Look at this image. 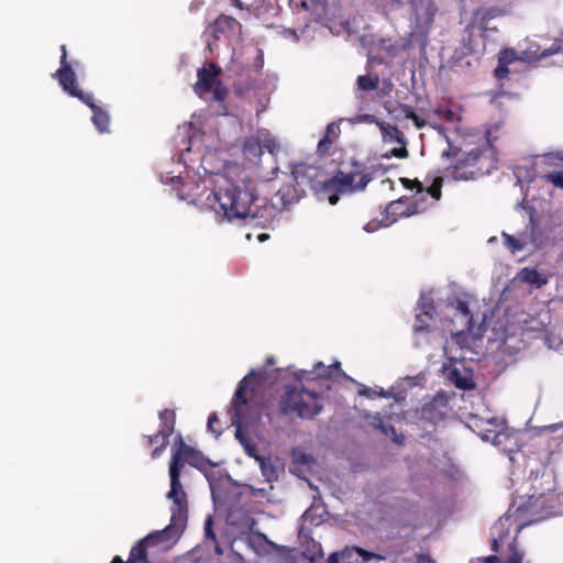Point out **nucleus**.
Segmentation results:
<instances>
[{
	"label": "nucleus",
	"instance_id": "4c0bfd02",
	"mask_svg": "<svg viewBox=\"0 0 563 563\" xmlns=\"http://www.w3.org/2000/svg\"><path fill=\"white\" fill-rule=\"evenodd\" d=\"M481 156V151L477 148H473L470 152L465 154V158H461V161L466 165H473L475 164Z\"/></svg>",
	"mask_w": 563,
	"mask_h": 563
},
{
	"label": "nucleus",
	"instance_id": "13d9d810",
	"mask_svg": "<svg viewBox=\"0 0 563 563\" xmlns=\"http://www.w3.org/2000/svg\"><path fill=\"white\" fill-rule=\"evenodd\" d=\"M174 179L180 180V176L173 177L172 180H174Z\"/></svg>",
	"mask_w": 563,
	"mask_h": 563
},
{
	"label": "nucleus",
	"instance_id": "f8f14e48",
	"mask_svg": "<svg viewBox=\"0 0 563 563\" xmlns=\"http://www.w3.org/2000/svg\"><path fill=\"white\" fill-rule=\"evenodd\" d=\"M382 139L385 143H394L400 145V147H394L389 152H387L384 156L389 158L391 156L398 158H405L408 156V152L406 150V141L404 134L395 126L388 123L380 122L378 123Z\"/></svg>",
	"mask_w": 563,
	"mask_h": 563
},
{
	"label": "nucleus",
	"instance_id": "09e8293b",
	"mask_svg": "<svg viewBox=\"0 0 563 563\" xmlns=\"http://www.w3.org/2000/svg\"><path fill=\"white\" fill-rule=\"evenodd\" d=\"M508 341H509V339H508V338H507V339H505V340L503 341V345L500 346V347H501L503 350H505V351L510 346V345H509V343H508Z\"/></svg>",
	"mask_w": 563,
	"mask_h": 563
},
{
	"label": "nucleus",
	"instance_id": "bf43d9fd",
	"mask_svg": "<svg viewBox=\"0 0 563 563\" xmlns=\"http://www.w3.org/2000/svg\"><path fill=\"white\" fill-rule=\"evenodd\" d=\"M562 515H563V512H562Z\"/></svg>",
	"mask_w": 563,
	"mask_h": 563
},
{
	"label": "nucleus",
	"instance_id": "412c9836",
	"mask_svg": "<svg viewBox=\"0 0 563 563\" xmlns=\"http://www.w3.org/2000/svg\"><path fill=\"white\" fill-rule=\"evenodd\" d=\"M92 110V122L96 129L100 133H104L109 131L110 117L106 110L98 107L95 103L93 97L91 96V103H86Z\"/></svg>",
	"mask_w": 563,
	"mask_h": 563
},
{
	"label": "nucleus",
	"instance_id": "37998d69",
	"mask_svg": "<svg viewBox=\"0 0 563 563\" xmlns=\"http://www.w3.org/2000/svg\"><path fill=\"white\" fill-rule=\"evenodd\" d=\"M544 159H547V161L558 159V161L563 162V152L549 153V154L544 155Z\"/></svg>",
	"mask_w": 563,
	"mask_h": 563
},
{
	"label": "nucleus",
	"instance_id": "f3484780",
	"mask_svg": "<svg viewBox=\"0 0 563 563\" xmlns=\"http://www.w3.org/2000/svg\"><path fill=\"white\" fill-rule=\"evenodd\" d=\"M504 243L508 247L511 253H516L519 251H530L532 249H538L541 246V242H539L532 233H523L519 238L511 236L509 234L503 233Z\"/></svg>",
	"mask_w": 563,
	"mask_h": 563
},
{
	"label": "nucleus",
	"instance_id": "dca6fc26",
	"mask_svg": "<svg viewBox=\"0 0 563 563\" xmlns=\"http://www.w3.org/2000/svg\"><path fill=\"white\" fill-rule=\"evenodd\" d=\"M440 306L437 308L433 306V299L429 295L421 296L418 302V309L420 312L416 317L415 331L416 333L423 332L428 327L431 320H433V313H438Z\"/></svg>",
	"mask_w": 563,
	"mask_h": 563
},
{
	"label": "nucleus",
	"instance_id": "aec40b11",
	"mask_svg": "<svg viewBox=\"0 0 563 563\" xmlns=\"http://www.w3.org/2000/svg\"><path fill=\"white\" fill-rule=\"evenodd\" d=\"M291 174L298 185L310 184L312 186L317 181L319 172L313 166L297 164L292 167Z\"/></svg>",
	"mask_w": 563,
	"mask_h": 563
},
{
	"label": "nucleus",
	"instance_id": "864d4df0",
	"mask_svg": "<svg viewBox=\"0 0 563 563\" xmlns=\"http://www.w3.org/2000/svg\"><path fill=\"white\" fill-rule=\"evenodd\" d=\"M235 5H238L239 8H242V3L240 2V0H233Z\"/></svg>",
	"mask_w": 563,
	"mask_h": 563
},
{
	"label": "nucleus",
	"instance_id": "c85d7f7f",
	"mask_svg": "<svg viewBox=\"0 0 563 563\" xmlns=\"http://www.w3.org/2000/svg\"><path fill=\"white\" fill-rule=\"evenodd\" d=\"M260 141L262 142L263 148H266L272 155H277L280 151V144L271 132L266 130L260 131Z\"/></svg>",
	"mask_w": 563,
	"mask_h": 563
},
{
	"label": "nucleus",
	"instance_id": "f257e3e1",
	"mask_svg": "<svg viewBox=\"0 0 563 563\" xmlns=\"http://www.w3.org/2000/svg\"><path fill=\"white\" fill-rule=\"evenodd\" d=\"M188 463L197 468L203 470L209 481L213 500L218 498V483L211 472H208L205 460L192 448L186 445L180 437L177 438L173 459L169 465L170 490L167 495L173 500L170 523L164 530L150 533L141 540L131 550L130 558L126 563H143L145 561V548L158 544L162 549H168L175 543L185 527L187 517L186 494L179 481L180 470L184 464Z\"/></svg>",
	"mask_w": 563,
	"mask_h": 563
},
{
	"label": "nucleus",
	"instance_id": "a18cd8bd",
	"mask_svg": "<svg viewBox=\"0 0 563 563\" xmlns=\"http://www.w3.org/2000/svg\"><path fill=\"white\" fill-rule=\"evenodd\" d=\"M445 401V398L443 395H438L434 399H433V402H432V406H438V405H443Z\"/></svg>",
	"mask_w": 563,
	"mask_h": 563
},
{
	"label": "nucleus",
	"instance_id": "c756f323",
	"mask_svg": "<svg viewBox=\"0 0 563 563\" xmlns=\"http://www.w3.org/2000/svg\"><path fill=\"white\" fill-rule=\"evenodd\" d=\"M358 394L361 396H365L368 398H373L375 396H383V397L393 396L397 401H400L405 398L401 395V393L391 394L390 391H385L383 388H369V387H365V386L358 390Z\"/></svg>",
	"mask_w": 563,
	"mask_h": 563
},
{
	"label": "nucleus",
	"instance_id": "7c9ffc66",
	"mask_svg": "<svg viewBox=\"0 0 563 563\" xmlns=\"http://www.w3.org/2000/svg\"><path fill=\"white\" fill-rule=\"evenodd\" d=\"M205 534H206V547L213 545L214 550L218 554L222 553V549L220 548L219 543L216 540V534L212 530V519L211 517H208L205 521Z\"/></svg>",
	"mask_w": 563,
	"mask_h": 563
},
{
	"label": "nucleus",
	"instance_id": "f704fd0d",
	"mask_svg": "<svg viewBox=\"0 0 563 563\" xmlns=\"http://www.w3.org/2000/svg\"><path fill=\"white\" fill-rule=\"evenodd\" d=\"M361 563H385L386 559L382 555L364 550Z\"/></svg>",
	"mask_w": 563,
	"mask_h": 563
},
{
	"label": "nucleus",
	"instance_id": "3c124183",
	"mask_svg": "<svg viewBox=\"0 0 563 563\" xmlns=\"http://www.w3.org/2000/svg\"><path fill=\"white\" fill-rule=\"evenodd\" d=\"M554 514V511H551V510H547L542 516L541 518H544V517H548L550 515Z\"/></svg>",
	"mask_w": 563,
	"mask_h": 563
},
{
	"label": "nucleus",
	"instance_id": "9d476101",
	"mask_svg": "<svg viewBox=\"0 0 563 563\" xmlns=\"http://www.w3.org/2000/svg\"><path fill=\"white\" fill-rule=\"evenodd\" d=\"M62 58H60V68L57 70V77L63 90L70 95L71 97L78 98L84 103H91V95L84 92L76 85V74L66 63V47L62 46Z\"/></svg>",
	"mask_w": 563,
	"mask_h": 563
},
{
	"label": "nucleus",
	"instance_id": "49530a36",
	"mask_svg": "<svg viewBox=\"0 0 563 563\" xmlns=\"http://www.w3.org/2000/svg\"><path fill=\"white\" fill-rule=\"evenodd\" d=\"M411 119L418 129H421L424 125V121L420 120L417 115L412 114Z\"/></svg>",
	"mask_w": 563,
	"mask_h": 563
},
{
	"label": "nucleus",
	"instance_id": "cd10ccee",
	"mask_svg": "<svg viewBox=\"0 0 563 563\" xmlns=\"http://www.w3.org/2000/svg\"><path fill=\"white\" fill-rule=\"evenodd\" d=\"M368 418H369V423L374 428L379 429L385 435L396 437V431H395L394 427L386 423L379 413L371 415V416H368ZM394 440L397 443H400V440L398 438H395Z\"/></svg>",
	"mask_w": 563,
	"mask_h": 563
},
{
	"label": "nucleus",
	"instance_id": "0eeeda50",
	"mask_svg": "<svg viewBox=\"0 0 563 563\" xmlns=\"http://www.w3.org/2000/svg\"><path fill=\"white\" fill-rule=\"evenodd\" d=\"M235 408H236L235 409L236 418L233 420L232 424L236 427V431H235L236 440L241 443L245 453L249 456L254 457L258 462L262 475L266 478L267 482L271 483V482L277 479L280 471L283 470V463L277 457H272V456L265 457V456L257 454L256 445L253 443V441L251 439H249L243 433L242 421H239V407H238L236 401H235Z\"/></svg>",
	"mask_w": 563,
	"mask_h": 563
},
{
	"label": "nucleus",
	"instance_id": "6e6552de",
	"mask_svg": "<svg viewBox=\"0 0 563 563\" xmlns=\"http://www.w3.org/2000/svg\"><path fill=\"white\" fill-rule=\"evenodd\" d=\"M220 68L214 64L198 70V80L194 87L195 92L205 100H222L227 95V89L221 85L219 75Z\"/></svg>",
	"mask_w": 563,
	"mask_h": 563
},
{
	"label": "nucleus",
	"instance_id": "a878e982",
	"mask_svg": "<svg viewBox=\"0 0 563 563\" xmlns=\"http://www.w3.org/2000/svg\"><path fill=\"white\" fill-rule=\"evenodd\" d=\"M518 279H520L523 283L530 284L537 288H540L541 286L545 285L548 283L547 275L532 269V268H523L518 274Z\"/></svg>",
	"mask_w": 563,
	"mask_h": 563
},
{
	"label": "nucleus",
	"instance_id": "de8ad7c7",
	"mask_svg": "<svg viewBox=\"0 0 563 563\" xmlns=\"http://www.w3.org/2000/svg\"><path fill=\"white\" fill-rule=\"evenodd\" d=\"M485 562L486 563H500V559L498 556L490 555V556L485 558Z\"/></svg>",
	"mask_w": 563,
	"mask_h": 563
},
{
	"label": "nucleus",
	"instance_id": "72a5a7b5",
	"mask_svg": "<svg viewBox=\"0 0 563 563\" xmlns=\"http://www.w3.org/2000/svg\"><path fill=\"white\" fill-rule=\"evenodd\" d=\"M172 430L170 429H167V430H162L161 432H158L157 434H155L154 437H151L150 438V441L153 443V442H158L159 439H162V444H161V448H157L153 451V456L156 457L161 451L165 448L166 445V439L167 437L170 434Z\"/></svg>",
	"mask_w": 563,
	"mask_h": 563
},
{
	"label": "nucleus",
	"instance_id": "39448f33",
	"mask_svg": "<svg viewBox=\"0 0 563 563\" xmlns=\"http://www.w3.org/2000/svg\"><path fill=\"white\" fill-rule=\"evenodd\" d=\"M340 368V363L335 362L325 366L322 362L314 364L311 372L302 371L299 380L292 387L287 388L282 401L285 412H296L302 418H311L319 413L322 408L320 395L302 385V382H309L313 378L330 377Z\"/></svg>",
	"mask_w": 563,
	"mask_h": 563
},
{
	"label": "nucleus",
	"instance_id": "20e7f679",
	"mask_svg": "<svg viewBox=\"0 0 563 563\" xmlns=\"http://www.w3.org/2000/svg\"><path fill=\"white\" fill-rule=\"evenodd\" d=\"M209 200V208L216 213L222 214L228 221H246L251 222L256 218L255 186L252 180H242L220 188L213 192V198Z\"/></svg>",
	"mask_w": 563,
	"mask_h": 563
},
{
	"label": "nucleus",
	"instance_id": "79ce46f5",
	"mask_svg": "<svg viewBox=\"0 0 563 563\" xmlns=\"http://www.w3.org/2000/svg\"><path fill=\"white\" fill-rule=\"evenodd\" d=\"M378 229L379 223L377 221H371L363 227V230L367 233L376 232Z\"/></svg>",
	"mask_w": 563,
	"mask_h": 563
},
{
	"label": "nucleus",
	"instance_id": "a211bd4d",
	"mask_svg": "<svg viewBox=\"0 0 563 563\" xmlns=\"http://www.w3.org/2000/svg\"><path fill=\"white\" fill-rule=\"evenodd\" d=\"M541 309L537 316H530L526 313H521L517 320V322L526 330L529 331H539L542 330L548 323H550V313L549 309L544 303L541 305Z\"/></svg>",
	"mask_w": 563,
	"mask_h": 563
},
{
	"label": "nucleus",
	"instance_id": "4be33fe9",
	"mask_svg": "<svg viewBox=\"0 0 563 563\" xmlns=\"http://www.w3.org/2000/svg\"><path fill=\"white\" fill-rule=\"evenodd\" d=\"M316 464L311 455L300 449L292 451V467L291 472L300 475L303 470H311Z\"/></svg>",
	"mask_w": 563,
	"mask_h": 563
},
{
	"label": "nucleus",
	"instance_id": "7ed1b4c3",
	"mask_svg": "<svg viewBox=\"0 0 563 563\" xmlns=\"http://www.w3.org/2000/svg\"><path fill=\"white\" fill-rule=\"evenodd\" d=\"M228 525L239 531L233 539L231 547L234 552L243 556L242 551L246 550L257 556L280 558L283 563H294L285 555L282 547L267 539L263 533L254 531L255 521L243 509H232L227 517Z\"/></svg>",
	"mask_w": 563,
	"mask_h": 563
},
{
	"label": "nucleus",
	"instance_id": "c9c22d12",
	"mask_svg": "<svg viewBox=\"0 0 563 563\" xmlns=\"http://www.w3.org/2000/svg\"><path fill=\"white\" fill-rule=\"evenodd\" d=\"M559 53L563 54V40H556L549 48L543 49L544 56H552Z\"/></svg>",
	"mask_w": 563,
	"mask_h": 563
},
{
	"label": "nucleus",
	"instance_id": "58836bf2",
	"mask_svg": "<svg viewBox=\"0 0 563 563\" xmlns=\"http://www.w3.org/2000/svg\"><path fill=\"white\" fill-rule=\"evenodd\" d=\"M352 123H376L378 125V121L373 114H358L353 118Z\"/></svg>",
	"mask_w": 563,
	"mask_h": 563
},
{
	"label": "nucleus",
	"instance_id": "b1692460",
	"mask_svg": "<svg viewBox=\"0 0 563 563\" xmlns=\"http://www.w3.org/2000/svg\"><path fill=\"white\" fill-rule=\"evenodd\" d=\"M517 59L520 60V54H518L514 49H504L503 52H500L498 58V66L495 69V76L498 79L506 77L508 73L507 66Z\"/></svg>",
	"mask_w": 563,
	"mask_h": 563
},
{
	"label": "nucleus",
	"instance_id": "f03ea898",
	"mask_svg": "<svg viewBox=\"0 0 563 563\" xmlns=\"http://www.w3.org/2000/svg\"><path fill=\"white\" fill-rule=\"evenodd\" d=\"M498 309H492L485 299L479 301L472 297L459 299L441 309V313L445 319H450V323H460L467 328V331L450 329L451 338L445 341L442 349L451 363H460L472 354V342L482 335Z\"/></svg>",
	"mask_w": 563,
	"mask_h": 563
},
{
	"label": "nucleus",
	"instance_id": "423d86ee",
	"mask_svg": "<svg viewBox=\"0 0 563 563\" xmlns=\"http://www.w3.org/2000/svg\"><path fill=\"white\" fill-rule=\"evenodd\" d=\"M407 188H416L413 200L410 206L402 210V200L393 201L387 211L397 217H410L420 213L434 206L441 198L442 178H435L432 184L424 189L419 181H411L409 179H401Z\"/></svg>",
	"mask_w": 563,
	"mask_h": 563
},
{
	"label": "nucleus",
	"instance_id": "393cba45",
	"mask_svg": "<svg viewBox=\"0 0 563 563\" xmlns=\"http://www.w3.org/2000/svg\"><path fill=\"white\" fill-rule=\"evenodd\" d=\"M245 157L253 163H257L263 153L262 142L260 141V131L256 137H249L243 147Z\"/></svg>",
	"mask_w": 563,
	"mask_h": 563
},
{
	"label": "nucleus",
	"instance_id": "c03bdc74",
	"mask_svg": "<svg viewBox=\"0 0 563 563\" xmlns=\"http://www.w3.org/2000/svg\"><path fill=\"white\" fill-rule=\"evenodd\" d=\"M217 420H218V418H217V416H216V415L210 416V417H209V419H208V428H209L212 432H214V433H216L217 431L213 429V424H216Z\"/></svg>",
	"mask_w": 563,
	"mask_h": 563
},
{
	"label": "nucleus",
	"instance_id": "1a4fd4ad",
	"mask_svg": "<svg viewBox=\"0 0 563 563\" xmlns=\"http://www.w3.org/2000/svg\"><path fill=\"white\" fill-rule=\"evenodd\" d=\"M467 427L476 432L484 441H492L495 445L501 442L504 421L498 418L479 419L472 416Z\"/></svg>",
	"mask_w": 563,
	"mask_h": 563
},
{
	"label": "nucleus",
	"instance_id": "473e14b6",
	"mask_svg": "<svg viewBox=\"0 0 563 563\" xmlns=\"http://www.w3.org/2000/svg\"><path fill=\"white\" fill-rule=\"evenodd\" d=\"M413 9L418 20H421L424 23H430L432 21L434 9L431 4L428 3L423 12L417 7V4H413Z\"/></svg>",
	"mask_w": 563,
	"mask_h": 563
},
{
	"label": "nucleus",
	"instance_id": "2eb2a0df",
	"mask_svg": "<svg viewBox=\"0 0 563 563\" xmlns=\"http://www.w3.org/2000/svg\"><path fill=\"white\" fill-rule=\"evenodd\" d=\"M443 373L461 389H471L474 385L471 372L462 363L443 364Z\"/></svg>",
	"mask_w": 563,
	"mask_h": 563
},
{
	"label": "nucleus",
	"instance_id": "4d7b16f0",
	"mask_svg": "<svg viewBox=\"0 0 563 563\" xmlns=\"http://www.w3.org/2000/svg\"><path fill=\"white\" fill-rule=\"evenodd\" d=\"M520 528H521L520 526H517V527H516V529H515L516 533H518V532H519Z\"/></svg>",
	"mask_w": 563,
	"mask_h": 563
},
{
	"label": "nucleus",
	"instance_id": "6e6d98bb",
	"mask_svg": "<svg viewBox=\"0 0 563 563\" xmlns=\"http://www.w3.org/2000/svg\"><path fill=\"white\" fill-rule=\"evenodd\" d=\"M405 383H406V384H408V385H410V384H411V379H410V378H406V379H405Z\"/></svg>",
	"mask_w": 563,
	"mask_h": 563
},
{
	"label": "nucleus",
	"instance_id": "8fccbe9b",
	"mask_svg": "<svg viewBox=\"0 0 563 563\" xmlns=\"http://www.w3.org/2000/svg\"><path fill=\"white\" fill-rule=\"evenodd\" d=\"M267 239H268V235H267V234H260V235H258V241H260V242H264V241H266Z\"/></svg>",
	"mask_w": 563,
	"mask_h": 563
},
{
	"label": "nucleus",
	"instance_id": "603ef678",
	"mask_svg": "<svg viewBox=\"0 0 563 563\" xmlns=\"http://www.w3.org/2000/svg\"><path fill=\"white\" fill-rule=\"evenodd\" d=\"M112 563H123V561L119 556H115Z\"/></svg>",
	"mask_w": 563,
	"mask_h": 563
},
{
	"label": "nucleus",
	"instance_id": "a19ab883",
	"mask_svg": "<svg viewBox=\"0 0 563 563\" xmlns=\"http://www.w3.org/2000/svg\"><path fill=\"white\" fill-rule=\"evenodd\" d=\"M335 130H336V126L334 125V123H330V124H328V126H327V135H325V137H324V139H322V140H320V141H319V144H318L319 148H321L322 146H324V144L328 142V139H329L330 136L335 137Z\"/></svg>",
	"mask_w": 563,
	"mask_h": 563
},
{
	"label": "nucleus",
	"instance_id": "2f4dec72",
	"mask_svg": "<svg viewBox=\"0 0 563 563\" xmlns=\"http://www.w3.org/2000/svg\"><path fill=\"white\" fill-rule=\"evenodd\" d=\"M378 85V77L376 76H367V75H364V76H360L357 78V87L361 89V90H365V91H369V90H374L376 89Z\"/></svg>",
	"mask_w": 563,
	"mask_h": 563
},
{
	"label": "nucleus",
	"instance_id": "4468645a",
	"mask_svg": "<svg viewBox=\"0 0 563 563\" xmlns=\"http://www.w3.org/2000/svg\"><path fill=\"white\" fill-rule=\"evenodd\" d=\"M312 189L318 200H327L332 206L338 203L340 195H344L341 191L340 179H338L336 175L325 180H317L316 184H312Z\"/></svg>",
	"mask_w": 563,
	"mask_h": 563
},
{
	"label": "nucleus",
	"instance_id": "ea45409f",
	"mask_svg": "<svg viewBox=\"0 0 563 563\" xmlns=\"http://www.w3.org/2000/svg\"><path fill=\"white\" fill-rule=\"evenodd\" d=\"M553 499V496L552 495H543L541 494L539 497H534L532 496L531 497V505L534 506V507H544L550 500Z\"/></svg>",
	"mask_w": 563,
	"mask_h": 563
},
{
	"label": "nucleus",
	"instance_id": "ddd939ff",
	"mask_svg": "<svg viewBox=\"0 0 563 563\" xmlns=\"http://www.w3.org/2000/svg\"><path fill=\"white\" fill-rule=\"evenodd\" d=\"M336 176L338 179H340L341 191L344 194L361 191L365 189L366 186L372 180V176L369 173L360 169H356L351 173L340 172L336 174Z\"/></svg>",
	"mask_w": 563,
	"mask_h": 563
},
{
	"label": "nucleus",
	"instance_id": "e433bc0d",
	"mask_svg": "<svg viewBox=\"0 0 563 563\" xmlns=\"http://www.w3.org/2000/svg\"><path fill=\"white\" fill-rule=\"evenodd\" d=\"M545 178L555 187L563 189V172L549 173Z\"/></svg>",
	"mask_w": 563,
	"mask_h": 563
},
{
	"label": "nucleus",
	"instance_id": "9b49d317",
	"mask_svg": "<svg viewBox=\"0 0 563 563\" xmlns=\"http://www.w3.org/2000/svg\"><path fill=\"white\" fill-rule=\"evenodd\" d=\"M510 516L501 517L493 528V549L498 551L504 544L507 543L511 554L509 555L508 563H522L523 553L516 550L510 541L509 528H510Z\"/></svg>",
	"mask_w": 563,
	"mask_h": 563
},
{
	"label": "nucleus",
	"instance_id": "5701e85b",
	"mask_svg": "<svg viewBox=\"0 0 563 563\" xmlns=\"http://www.w3.org/2000/svg\"><path fill=\"white\" fill-rule=\"evenodd\" d=\"M255 375H261V372H254L252 371L247 376H245L239 384L238 389L234 394V398L232 400V421L236 418L235 416V401L238 402L239 407V421H242V408L245 405V399L243 398L244 390L249 384V380L251 377Z\"/></svg>",
	"mask_w": 563,
	"mask_h": 563
},
{
	"label": "nucleus",
	"instance_id": "bb28decb",
	"mask_svg": "<svg viewBox=\"0 0 563 563\" xmlns=\"http://www.w3.org/2000/svg\"><path fill=\"white\" fill-rule=\"evenodd\" d=\"M545 57L543 49H541L538 43H528L527 47L520 52V60L527 63L537 62Z\"/></svg>",
	"mask_w": 563,
	"mask_h": 563
},
{
	"label": "nucleus",
	"instance_id": "6ab92c4d",
	"mask_svg": "<svg viewBox=\"0 0 563 563\" xmlns=\"http://www.w3.org/2000/svg\"><path fill=\"white\" fill-rule=\"evenodd\" d=\"M364 550L357 547L345 548L341 552L332 553L328 563H361Z\"/></svg>",
	"mask_w": 563,
	"mask_h": 563
},
{
	"label": "nucleus",
	"instance_id": "5fc2aeb1",
	"mask_svg": "<svg viewBox=\"0 0 563 563\" xmlns=\"http://www.w3.org/2000/svg\"><path fill=\"white\" fill-rule=\"evenodd\" d=\"M235 5H238L239 8H242V3L240 2V0H233Z\"/></svg>",
	"mask_w": 563,
	"mask_h": 563
}]
</instances>
